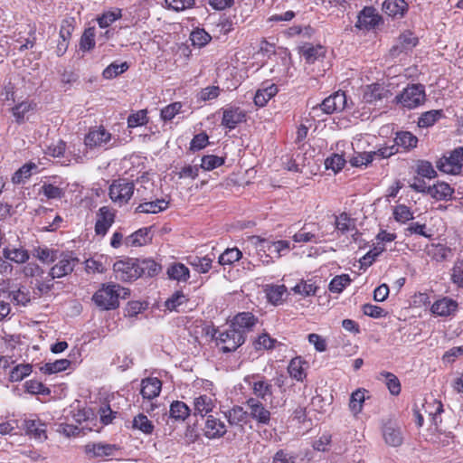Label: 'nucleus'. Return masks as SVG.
I'll return each instance as SVG.
<instances>
[{"mask_svg": "<svg viewBox=\"0 0 463 463\" xmlns=\"http://www.w3.org/2000/svg\"><path fill=\"white\" fill-rule=\"evenodd\" d=\"M71 364V361L68 359H59L52 363H46L41 367V370L44 373L52 374L66 370Z\"/></svg>", "mask_w": 463, "mask_h": 463, "instance_id": "obj_46", "label": "nucleus"}, {"mask_svg": "<svg viewBox=\"0 0 463 463\" xmlns=\"http://www.w3.org/2000/svg\"><path fill=\"white\" fill-rule=\"evenodd\" d=\"M190 412V408L184 402L175 401L170 406V417L177 420H184Z\"/></svg>", "mask_w": 463, "mask_h": 463, "instance_id": "obj_42", "label": "nucleus"}, {"mask_svg": "<svg viewBox=\"0 0 463 463\" xmlns=\"http://www.w3.org/2000/svg\"><path fill=\"white\" fill-rule=\"evenodd\" d=\"M256 318L250 312H242L234 317L231 323V326L236 331L241 333L242 336L245 337V334L250 330L255 325Z\"/></svg>", "mask_w": 463, "mask_h": 463, "instance_id": "obj_20", "label": "nucleus"}, {"mask_svg": "<svg viewBox=\"0 0 463 463\" xmlns=\"http://www.w3.org/2000/svg\"><path fill=\"white\" fill-rule=\"evenodd\" d=\"M417 43L418 39L413 33L406 31L400 35L398 43L392 48L391 53L392 56H397L402 52H406L416 46Z\"/></svg>", "mask_w": 463, "mask_h": 463, "instance_id": "obj_21", "label": "nucleus"}, {"mask_svg": "<svg viewBox=\"0 0 463 463\" xmlns=\"http://www.w3.org/2000/svg\"><path fill=\"white\" fill-rule=\"evenodd\" d=\"M324 48L322 46H307L302 50V55L308 63H313L320 57L324 56Z\"/></svg>", "mask_w": 463, "mask_h": 463, "instance_id": "obj_53", "label": "nucleus"}, {"mask_svg": "<svg viewBox=\"0 0 463 463\" xmlns=\"http://www.w3.org/2000/svg\"><path fill=\"white\" fill-rule=\"evenodd\" d=\"M307 363L301 357L298 356L290 361L288 366V372L291 378L298 382H303L307 377Z\"/></svg>", "mask_w": 463, "mask_h": 463, "instance_id": "obj_25", "label": "nucleus"}, {"mask_svg": "<svg viewBox=\"0 0 463 463\" xmlns=\"http://www.w3.org/2000/svg\"><path fill=\"white\" fill-rule=\"evenodd\" d=\"M114 447L109 444H88L85 446V452L90 458H102L110 456L113 453Z\"/></svg>", "mask_w": 463, "mask_h": 463, "instance_id": "obj_33", "label": "nucleus"}, {"mask_svg": "<svg viewBox=\"0 0 463 463\" xmlns=\"http://www.w3.org/2000/svg\"><path fill=\"white\" fill-rule=\"evenodd\" d=\"M381 16L373 7H364L357 16L356 27L362 30H371L379 24Z\"/></svg>", "mask_w": 463, "mask_h": 463, "instance_id": "obj_15", "label": "nucleus"}, {"mask_svg": "<svg viewBox=\"0 0 463 463\" xmlns=\"http://www.w3.org/2000/svg\"><path fill=\"white\" fill-rule=\"evenodd\" d=\"M128 69V64L126 61L121 62L119 64L114 62V63H111L110 65H109L103 71L102 75L105 79L110 80V79H113V78L117 77L118 75L123 73Z\"/></svg>", "mask_w": 463, "mask_h": 463, "instance_id": "obj_54", "label": "nucleus"}, {"mask_svg": "<svg viewBox=\"0 0 463 463\" xmlns=\"http://www.w3.org/2000/svg\"><path fill=\"white\" fill-rule=\"evenodd\" d=\"M183 105L181 102H174L161 109V118L165 121L173 119L182 109Z\"/></svg>", "mask_w": 463, "mask_h": 463, "instance_id": "obj_61", "label": "nucleus"}, {"mask_svg": "<svg viewBox=\"0 0 463 463\" xmlns=\"http://www.w3.org/2000/svg\"><path fill=\"white\" fill-rule=\"evenodd\" d=\"M246 406L250 416L260 424H269L270 420V412L265 405L255 398H250Z\"/></svg>", "mask_w": 463, "mask_h": 463, "instance_id": "obj_14", "label": "nucleus"}, {"mask_svg": "<svg viewBox=\"0 0 463 463\" xmlns=\"http://www.w3.org/2000/svg\"><path fill=\"white\" fill-rule=\"evenodd\" d=\"M345 164V159L338 154L327 157L325 161L326 168L332 169L335 173L339 172L344 167Z\"/></svg>", "mask_w": 463, "mask_h": 463, "instance_id": "obj_62", "label": "nucleus"}, {"mask_svg": "<svg viewBox=\"0 0 463 463\" xmlns=\"http://www.w3.org/2000/svg\"><path fill=\"white\" fill-rule=\"evenodd\" d=\"M335 228L342 233L351 232L355 230V222L346 213H342L335 218Z\"/></svg>", "mask_w": 463, "mask_h": 463, "instance_id": "obj_43", "label": "nucleus"}, {"mask_svg": "<svg viewBox=\"0 0 463 463\" xmlns=\"http://www.w3.org/2000/svg\"><path fill=\"white\" fill-rule=\"evenodd\" d=\"M121 17V10L115 8L105 12L100 17L98 18V24L101 28L109 27L112 23Z\"/></svg>", "mask_w": 463, "mask_h": 463, "instance_id": "obj_51", "label": "nucleus"}, {"mask_svg": "<svg viewBox=\"0 0 463 463\" xmlns=\"http://www.w3.org/2000/svg\"><path fill=\"white\" fill-rule=\"evenodd\" d=\"M133 428L141 430L145 434H151L154 425L144 414H138L133 420Z\"/></svg>", "mask_w": 463, "mask_h": 463, "instance_id": "obj_52", "label": "nucleus"}, {"mask_svg": "<svg viewBox=\"0 0 463 463\" xmlns=\"http://www.w3.org/2000/svg\"><path fill=\"white\" fill-rule=\"evenodd\" d=\"M25 391L31 394H49L50 390L37 380H29L24 383Z\"/></svg>", "mask_w": 463, "mask_h": 463, "instance_id": "obj_60", "label": "nucleus"}, {"mask_svg": "<svg viewBox=\"0 0 463 463\" xmlns=\"http://www.w3.org/2000/svg\"><path fill=\"white\" fill-rule=\"evenodd\" d=\"M36 169L37 165L35 164H25L14 174L12 181L14 184H23L32 175L33 172Z\"/></svg>", "mask_w": 463, "mask_h": 463, "instance_id": "obj_45", "label": "nucleus"}, {"mask_svg": "<svg viewBox=\"0 0 463 463\" xmlns=\"http://www.w3.org/2000/svg\"><path fill=\"white\" fill-rule=\"evenodd\" d=\"M165 6L175 12H182L193 8L195 0H165Z\"/></svg>", "mask_w": 463, "mask_h": 463, "instance_id": "obj_58", "label": "nucleus"}, {"mask_svg": "<svg viewBox=\"0 0 463 463\" xmlns=\"http://www.w3.org/2000/svg\"><path fill=\"white\" fill-rule=\"evenodd\" d=\"M32 373V366L29 364H21L14 367L9 373L11 382H20Z\"/></svg>", "mask_w": 463, "mask_h": 463, "instance_id": "obj_47", "label": "nucleus"}, {"mask_svg": "<svg viewBox=\"0 0 463 463\" xmlns=\"http://www.w3.org/2000/svg\"><path fill=\"white\" fill-rule=\"evenodd\" d=\"M318 286L312 279L300 280L292 290L294 293L298 294L304 298L315 296L317 292Z\"/></svg>", "mask_w": 463, "mask_h": 463, "instance_id": "obj_36", "label": "nucleus"}, {"mask_svg": "<svg viewBox=\"0 0 463 463\" xmlns=\"http://www.w3.org/2000/svg\"><path fill=\"white\" fill-rule=\"evenodd\" d=\"M416 173L418 175L428 179H433L437 176L436 170L428 161H420L417 165Z\"/></svg>", "mask_w": 463, "mask_h": 463, "instance_id": "obj_59", "label": "nucleus"}, {"mask_svg": "<svg viewBox=\"0 0 463 463\" xmlns=\"http://www.w3.org/2000/svg\"><path fill=\"white\" fill-rule=\"evenodd\" d=\"M458 309V302L450 298L444 297L435 301L430 311L439 317H449L453 315Z\"/></svg>", "mask_w": 463, "mask_h": 463, "instance_id": "obj_17", "label": "nucleus"}, {"mask_svg": "<svg viewBox=\"0 0 463 463\" xmlns=\"http://www.w3.org/2000/svg\"><path fill=\"white\" fill-rule=\"evenodd\" d=\"M442 117V110H430L423 113L419 118L420 128H428L434 125Z\"/></svg>", "mask_w": 463, "mask_h": 463, "instance_id": "obj_48", "label": "nucleus"}, {"mask_svg": "<svg viewBox=\"0 0 463 463\" xmlns=\"http://www.w3.org/2000/svg\"><path fill=\"white\" fill-rule=\"evenodd\" d=\"M287 292L285 285H270L267 286L266 295L269 302L274 305L280 304Z\"/></svg>", "mask_w": 463, "mask_h": 463, "instance_id": "obj_41", "label": "nucleus"}, {"mask_svg": "<svg viewBox=\"0 0 463 463\" xmlns=\"http://www.w3.org/2000/svg\"><path fill=\"white\" fill-rule=\"evenodd\" d=\"M190 39L194 46L203 47L212 39V36L203 29H195L192 32Z\"/></svg>", "mask_w": 463, "mask_h": 463, "instance_id": "obj_55", "label": "nucleus"}, {"mask_svg": "<svg viewBox=\"0 0 463 463\" xmlns=\"http://www.w3.org/2000/svg\"><path fill=\"white\" fill-rule=\"evenodd\" d=\"M247 413L248 411H245L241 407L236 406L228 411L225 417L231 425H239L245 421Z\"/></svg>", "mask_w": 463, "mask_h": 463, "instance_id": "obj_49", "label": "nucleus"}, {"mask_svg": "<svg viewBox=\"0 0 463 463\" xmlns=\"http://www.w3.org/2000/svg\"><path fill=\"white\" fill-rule=\"evenodd\" d=\"M78 262V258L72 252L61 253L57 263L51 269L50 275L52 279L62 278L71 273Z\"/></svg>", "mask_w": 463, "mask_h": 463, "instance_id": "obj_9", "label": "nucleus"}, {"mask_svg": "<svg viewBox=\"0 0 463 463\" xmlns=\"http://www.w3.org/2000/svg\"><path fill=\"white\" fill-rule=\"evenodd\" d=\"M248 243L249 245H257L258 249L264 253L268 251L271 262H273L274 259H279L281 256L286 255L291 249L290 242L282 240L270 241L259 237H251Z\"/></svg>", "mask_w": 463, "mask_h": 463, "instance_id": "obj_4", "label": "nucleus"}, {"mask_svg": "<svg viewBox=\"0 0 463 463\" xmlns=\"http://www.w3.org/2000/svg\"><path fill=\"white\" fill-rule=\"evenodd\" d=\"M351 282L349 275L343 274L335 277L329 283V290L332 293H341Z\"/></svg>", "mask_w": 463, "mask_h": 463, "instance_id": "obj_50", "label": "nucleus"}, {"mask_svg": "<svg viewBox=\"0 0 463 463\" xmlns=\"http://www.w3.org/2000/svg\"><path fill=\"white\" fill-rule=\"evenodd\" d=\"M388 90L380 83L367 85L364 90L363 100L365 103L373 104L377 100L384 99Z\"/></svg>", "mask_w": 463, "mask_h": 463, "instance_id": "obj_23", "label": "nucleus"}, {"mask_svg": "<svg viewBox=\"0 0 463 463\" xmlns=\"http://www.w3.org/2000/svg\"><path fill=\"white\" fill-rule=\"evenodd\" d=\"M34 105L28 101H23L13 108V116L17 123H23L28 119L29 113L33 111Z\"/></svg>", "mask_w": 463, "mask_h": 463, "instance_id": "obj_40", "label": "nucleus"}, {"mask_svg": "<svg viewBox=\"0 0 463 463\" xmlns=\"http://www.w3.org/2000/svg\"><path fill=\"white\" fill-rule=\"evenodd\" d=\"M383 438L384 442L392 447L401 446L403 442V436L401 429L392 422H388L383 426Z\"/></svg>", "mask_w": 463, "mask_h": 463, "instance_id": "obj_19", "label": "nucleus"}, {"mask_svg": "<svg viewBox=\"0 0 463 463\" xmlns=\"http://www.w3.org/2000/svg\"><path fill=\"white\" fill-rule=\"evenodd\" d=\"M311 229L305 225L299 232L294 234L293 240L295 242H317L320 240L319 234L317 232L315 224L311 225Z\"/></svg>", "mask_w": 463, "mask_h": 463, "instance_id": "obj_34", "label": "nucleus"}, {"mask_svg": "<svg viewBox=\"0 0 463 463\" xmlns=\"http://www.w3.org/2000/svg\"><path fill=\"white\" fill-rule=\"evenodd\" d=\"M245 382L251 387L257 397L266 400L268 396L272 395V384L263 376L250 375L245 378Z\"/></svg>", "mask_w": 463, "mask_h": 463, "instance_id": "obj_13", "label": "nucleus"}, {"mask_svg": "<svg viewBox=\"0 0 463 463\" xmlns=\"http://www.w3.org/2000/svg\"><path fill=\"white\" fill-rule=\"evenodd\" d=\"M168 207V202L164 199H156L151 202H144L139 203L136 208V213H158L165 211Z\"/></svg>", "mask_w": 463, "mask_h": 463, "instance_id": "obj_28", "label": "nucleus"}, {"mask_svg": "<svg viewBox=\"0 0 463 463\" xmlns=\"http://www.w3.org/2000/svg\"><path fill=\"white\" fill-rule=\"evenodd\" d=\"M168 277L171 279L179 282H186L190 278L189 269L183 263H173L166 270Z\"/></svg>", "mask_w": 463, "mask_h": 463, "instance_id": "obj_31", "label": "nucleus"}, {"mask_svg": "<svg viewBox=\"0 0 463 463\" xmlns=\"http://www.w3.org/2000/svg\"><path fill=\"white\" fill-rule=\"evenodd\" d=\"M463 165V147H458L453 150L449 156L443 157L438 167L440 171L456 175L458 174Z\"/></svg>", "mask_w": 463, "mask_h": 463, "instance_id": "obj_12", "label": "nucleus"}, {"mask_svg": "<svg viewBox=\"0 0 463 463\" xmlns=\"http://www.w3.org/2000/svg\"><path fill=\"white\" fill-rule=\"evenodd\" d=\"M425 99L424 89L421 85L408 86L397 96V100L403 107L413 109L420 105Z\"/></svg>", "mask_w": 463, "mask_h": 463, "instance_id": "obj_8", "label": "nucleus"}, {"mask_svg": "<svg viewBox=\"0 0 463 463\" xmlns=\"http://www.w3.org/2000/svg\"><path fill=\"white\" fill-rule=\"evenodd\" d=\"M407 8L408 5L404 0H385L383 4L384 12L393 17H402Z\"/></svg>", "mask_w": 463, "mask_h": 463, "instance_id": "obj_29", "label": "nucleus"}, {"mask_svg": "<svg viewBox=\"0 0 463 463\" xmlns=\"http://www.w3.org/2000/svg\"><path fill=\"white\" fill-rule=\"evenodd\" d=\"M134 184L126 179L114 181L109 186V197L118 203L123 205L127 203L134 194Z\"/></svg>", "mask_w": 463, "mask_h": 463, "instance_id": "obj_7", "label": "nucleus"}, {"mask_svg": "<svg viewBox=\"0 0 463 463\" xmlns=\"http://www.w3.org/2000/svg\"><path fill=\"white\" fill-rule=\"evenodd\" d=\"M424 177L416 175L408 181L409 187L417 193L427 194L430 185L427 184Z\"/></svg>", "mask_w": 463, "mask_h": 463, "instance_id": "obj_63", "label": "nucleus"}, {"mask_svg": "<svg viewBox=\"0 0 463 463\" xmlns=\"http://www.w3.org/2000/svg\"><path fill=\"white\" fill-rule=\"evenodd\" d=\"M217 345L222 350L223 353L233 352L241 346L245 337L241 333L236 331L231 326L228 329L219 332L215 337Z\"/></svg>", "mask_w": 463, "mask_h": 463, "instance_id": "obj_6", "label": "nucleus"}, {"mask_svg": "<svg viewBox=\"0 0 463 463\" xmlns=\"http://www.w3.org/2000/svg\"><path fill=\"white\" fill-rule=\"evenodd\" d=\"M148 228H141L131 235L128 236L124 243L128 247H140L147 244L151 241Z\"/></svg>", "mask_w": 463, "mask_h": 463, "instance_id": "obj_27", "label": "nucleus"}, {"mask_svg": "<svg viewBox=\"0 0 463 463\" xmlns=\"http://www.w3.org/2000/svg\"><path fill=\"white\" fill-rule=\"evenodd\" d=\"M26 432L34 439H46V426L39 419H27L24 420Z\"/></svg>", "mask_w": 463, "mask_h": 463, "instance_id": "obj_26", "label": "nucleus"}, {"mask_svg": "<svg viewBox=\"0 0 463 463\" xmlns=\"http://www.w3.org/2000/svg\"><path fill=\"white\" fill-rule=\"evenodd\" d=\"M162 383L156 377H148L141 382L140 393L144 400L151 401L156 398L161 392Z\"/></svg>", "mask_w": 463, "mask_h": 463, "instance_id": "obj_18", "label": "nucleus"}, {"mask_svg": "<svg viewBox=\"0 0 463 463\" xmlns=\"http://www.w3.org/2000/svg\"><path fill=\"white\" fill-rule=\"evenodd\" d=\"M373 152L358 153L350 159V163L353 166H366L373 160Z\"/></svg>", "mask_w": 463, "mask_h": 463, "instance_id": "obj_64", "label": "nucleus"}, {"mask_svg": "<svg viewBox=\"0 0 463 463\" xmlns=\"http://www.w3.org/2000/svg\"><path fill=\"white\" fill-rule=\"evenodd\" d=\"M241 251L237 248L227 249L219 257L221 265H230L241 258Z\"/></svg>", "mask_w": 463, "mask_h": 463, "instance_id": "obj_56", "label": "nucleus"}, {"mask_svg": "<svg viewBox=\"0 0 463 463\" xmlns=\"http://www.w3.org/2000/svg\"><path fill=\"white\" fill-rule=\"evenodd\" d=\"M226 431L227 430L224 422L213 416H208L203 428V434L205 437L208 439H217L222 437Z\"/></svg>", "mask_w": 463, "mask_h": 463, "instance_id": "obj_22", "label": "nucleus"}, {"mask_svg": "<svg viewBox=\"0 0 463 463\" xmlns=\"http://www.w3.org/2000/svg\"><path fill=\"white\" fill-rule=\"evenodd\" d=\"M278 93V87L275 84L260 88L254 96V103L258 107H264L268 101Z\"/></svg>", "mask_w": 463, "mask_h": 463, "instance_id": "obj_32", "label": "nucleus"}, {"mask_svg": "<svg viewBox=\"0 0 463 463\" xmlns=\"http://www.w3.org/2000/svg\"><path fill=\"white\" fill-rule=\"evenodd\" d=\"M366 392L367 391L365 389H357L352 392L349 401V409L354 415H357L362 411Z\"/></svg>", "mask_w": 463, "mask_h": 463, "instance_id": "obj_37", "label": "nucleus"}, {"mask_svg": "<svg viewBox=\"0 0 463 463\" xmlns=\"http://www.w3.org/2000/svg\"><path fill=\"white\" fill-rule=\"evenodd\" d=\"M378 379L384 382L391 394H400L401 383L395 374L390 372H382L380 373Z\"/></svg>", "mask_w": 463, "mask_h": 463, "instance_id": "obj_38", "label": "nucleus"}, {"mask_svg": "<svg viewBox=\"0 0 463 463\" xmlns=\"http://www.w3.org/2000/svg\"><path fill=\"white\" fill-rule=\"evenodd\" d=\"M418 143V138L413 134L408 131H402L397 133L394 139V144L397 145V148L402 147L404 149H410L415 147Z\"/></svg>", "mask_w": 463, "mask_h": 463, "instance_id": "obj_39", "label": "nucleus"}, {"mask_svg": "<svg viewBox=\"0 0 463 463\" xmlns=\"http://www.w3.org/2000/svg\"><path fill=\"white\" fill-rule=\"evenodd\" d=\"M116 212L109 206H102L96 215L95 232L105 236L115 222Z\"/></svg>", "mask_w": 463, "mask_h": 463, "instance_id": "obj_11", "label": "nucleus"}, {"mask_svg": "<svg viewBox=\"0 0 463 463\" xmlns=\"http://www.w3.org/2000/svg\"><path fill=\"white\" fill-rule=\"evenodd\" d=\"M194 387L197 390L193 402L194 414L204 417L217 404L213 383L208 380H199L194 383Z\"/></svg>", "mask_w": 463, "mask_h": 463, "instance_id": "obj_1", "label": "nucleus"}, {"mask_svg": "<svg viewBox=\"0 0 463 463\" xmlns=\"http://www.w3.org/2000/svg\"><path fill=\"white\" fill-rule=\"evenodd\" d=\"M213 260V259L209 255L203 257L191 256L187 260L188 264L200 273L208 272L212 268Z\"/></svg>", "mask_w": 463, "mask_h": 463, "instance_id": "obj_35", "label": "nucleus"}, {"mask_svg": "<svg viewBox=\"0 0 463 463\" xmlns=\"http://www.w3.org/2000/svg\"><path fill=\"white\" fill-rule=\"evenodd\" d=\"M125 288L116 284H104L92 297L94 303L102 310L115 309L119 305L120 292Z\"/></svg>", "mask_w": 463, "mask_h": 463, "instance_id": "obj_2", "label": "nucleus"}, {"mask_svg": "<svg viewBox=\"0 0 463 463\" xmlns=\"http://www.w3.org/2000/svg\"><path fill=\"white\" fill-rule=\"evenodd\" d=\"M113 270L116 278L123 281H130L141 277L140 265L136 260H118L113 265Z\"/></svg>", "mask_w": 463, "mask_h": 463, "instance_id": "obj_5", "label": "nucleus"}, {"mask_svg": "<svg viewBox=\"0 0 463 463\" xmlns=\"http://www.w3.org/2000/svg\"><path fill=\"white\" fill-rule=\"evenodd\" d=\"M393 219L400 223H406L414 218L413 213L405 204H398L392 210Z\"/></svg>", "mask_w": 463, "mask_h": 463, "instance_id": "obj_44", "label": "nucleus"}, {"mask_svg": "<svg viewBox=\"0 0 463 463\" xmlns=\"http://www.w3.org/2000/svg\"><path fill=\"white\" fill-rule=\"evenodd\" d=\"M246 120V113L237 107L227 108L223 110L222 124L229 129H234Z\"/></svg>", "mask_w": 463, "mask_h": 463, "instance_id": "obj_16", "label": "nucleus"}, {"mask_svg": "<svg viewBox=\"0 0 463 463\" xmlns=\"http://www.w3.org/2000/svg\"><path fill=\"white\" fill-rule=\"evenodd\" d=\"M3 256L5 260H11L17 264L24 263L29 259L28 251L22 247H6L3 250Z\"/></svg>", "mask_w": 463, "mask_h": 463, "instance_id": "obj_30", "label": "nucleus"}, {"mask_svg": "<svg viewBox=\"0 0 463 463\" xmlns=\"http://www.w3.org/2000/svg\"><path fill=\"white\" fill-rule=\"evenodd\" d=\"M224 164V158L214 155L203 156L201 167L206 171L213 170Z\"/></svg>", "mask_w": 463, "mask_h": 463, "instance_id": "obj_57", "label": "nucleus"}, {"mask_svg": "<svg viewBox=\"0 0 463 463\" xmlns=\"http://www.w3.org/2000/svg\"><path fill=\"white\" fill-rule=\"evenodd\" d=\"M454 189L445 182H437L430 185L428 194L437 201H448L452 197Z\"/></svg>", "mask_w": 463, "mask_h": 463, "instance_id": "obj_24", "label": "nucleus"}, {"mask_svg": "<svg viewBox=\"0 0 463 463\" xmlns=\"http://www.w3.org/2000/svg\"><path fill=\"white\" fill-rule=\"evenodd\" d=\"M116 138L104 127L91 128L84 137V145L90 149H104L112 147Z\"/></svg>", "mask_w": 463, "mask_h": 463, "instance_id": "obj_3", "label": "nucleus"}, {"mask_svg": "<svg viewBox=\"0 0 463 463\" xmlns=\"http://www.w3.org/2000/svg\"><path fill=\"white\" fill-rule=\"evenodd\" d=\"M346 106V97L345 92L337 91L326 99L317 107H313L312 110L316 113L318 110L326 114H333L342 111Z\"/></svg>", "mask_w": 463, "mask_h": 463, "instance_id": "obj_10", "label": "nucleus"}]
</instances>
